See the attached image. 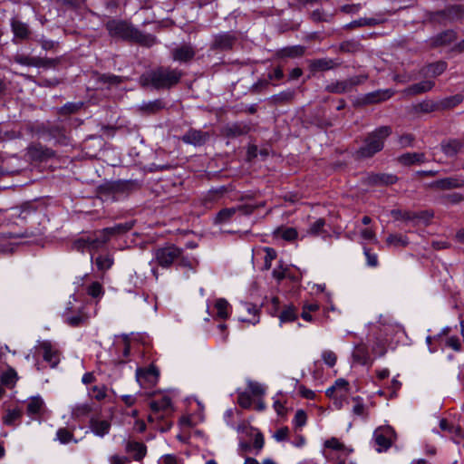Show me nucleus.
Instances as JSON below:
<instances>
[{
    "instance_id": "obj_1",
    "label": "nucleus",
    "mask_w": 464,
    "mask_h": 464,
    "mask_svg": "<svg viewBox=\"0 0 464 464\" xmlns=\"http://www.w3.org/2000/svg\"><path fill=\"white\" fill-rule=\"evenodd\" d=\"M182 73L178 69L169 67H158L154 70L144 72L140 82L143 86H151L154 89H169L177 84Z\"/></svg>"
},
{
    "instance_id": "obj_2",
    "label": "nucleus",
    "mask_w": 464,
    "mask_h": 464,
    "mask_svg": "<svg viewBox=\"0 0 464 464\" xmlns=\"http://www.w3.org/2000/svg\"><path fill=\"white\" fill-rule=\"evenodd\" d=\"M106 28L112 37L131 40L146 46H151L155 44V38L152 35L142 34L125 21H109L106 24Z\"/></svg>"
},
{
    "instance_id": "obj_3",
    "label": "nucleus",
    "mask_w": 464,
    "mask_h": 464,
    "mask_svg": "<svg viewBox=\"0 0 464 464\" xmlns=\"http://www.w3.org/2000/svg\"><path fill=\"white\" fill-rule=\"evenodd\" d=\"M392 133L388 126L377 128L371 132L364 140L362 145L356 151L358 158H371L383 149L385 140Z\"/></svg>"
},
{
    "instance_id": "obj_4",
    "label": "nucleus",
    "mask_w": 464,
    "mask_h": 464,
    "mask_svg": "<svg viewBox=\"0 0 464 464\" xmlns=\"http://www.w3.org/2000/svg\"><path fill=\"white\" fill-rule=\"evenodd\" d=\"M63 319L65 324L72 327H79L84 324L90 318L87 313V304L71 296L63 312Z\"/></svg>"
},
{
    "instance_id": "obj_5",
    "label": "nucleus",
    "mask_w": 464,
    "mask_h": 464,
    "mask_svg": "<svg viewBox=\"0 0 464 464\" xmlns=\"http://www.w3.org/2000/svg\"><path fill=\"white\" fill-rule=\"evenodd\" d=\"M154 260L162 267H169L175 261L183 266H190L189 260L182 256V249L168 245L154 251Z\"/></svg>"
},
{
    "instance_id": "obj_6",
    "label": "nucleus",
    "mask_w": 464,
    "mask_h": 464,
    "mask_svg": "<svg viewBox=\"0 0 464 464\" xmlns=\"http://www.w3.org/2000/svg\"><path fill=\"white\" fill-rule=\"evenodd\" d=\"M396 434L391 426H380L373 432V441L378 452L386 451L395 440Z\"/></svg>"
},
{
    "instance_id": "obj_7",
    "label": "nucleus",
    "mask_w": 464,
    "mask_h": 464,
    "mask_svg": "<svg viewBox=\"0 0 464 464\" xmlns=\"http://www.w3.org/2000/svg\"><path fill=\"white\" fill-rule=\"evenodd\" d=\"M151 414L149 416V421L162 420L172 411L171 400L169 396L163 395L159 400H154L150 402Z\"/></svg>"
},
{
    "instance_id": "obj_8",
    "label": "nucleus",
    "mask_w": 464,
    "mask_h": 464,
    "mask_svg": "<svg viewBox=\"0 0 464 464\" xmlns=\"http://www.w3.org/2000/svg\"><path fill=\"white\" fill-rule=\"evenodd\" d=\"M365 77L359 75L354 76L347 80L335 82L326 86V90L333 93H344L353 91V87L362 83L365 81Z\"/></svg>"
},
{
    "instance_id": "obj_9",
    "label": "nucleus",
    "mask_w": 464,
    "mask_h": 464,
    "mask_svg": "<svg viewBox=\"0 0 464 464\" xmlns=\"http://www.w3.org/2000/svg\"><path fill=\"white\" fill-rule=\"evenodd\" d=\"M159 379V372L155 367L137 369L136 380L141 388L147 389L154 386Z\"/></svg>"
},
{
    "instance_id": "obj_10",
    "label": "nucleus",
    "mask_w": 464,
    "mask_h": 464,
    "mask_svg": "<svg viewBox=\"0 0 464 464\" xmlns=\"http://www.w3.org/2000/svg\"><path fill=\"white\" fill-rule=\"evenodd\" d=\"M38 348L43 352L44 360L48 362L51 367H55L59 363V350L51 342L42 341L39 343Z\"/></svg>"
},
{
    "instance_id": "obj_11",
    "label": "nucleus",
    "mask_w": 464,
    "mask_h": 464,
    "mask_svg": "<svg viewBox=\"0 0 464 464\" xmlns=\"http://www.w3.org/2000/svg\"><path fill=\"white\" fill-rule=\"evenodd\" d=\"M240 309L242 311L247 312V314L251 316L240 315L238 317V321L243 323H248L253 325L259 323V309L256 307V304L242 302L240 304Z\"/></svg>"
},
{
    "instance_id": "obj_12",
    "label": "nucleus",
    "mask_w": 464,
    "mask_h": 464,
    "mask_svg": "<svg viewBox=\"0 0 464 464\" xmlns=\"http://www.w3.org/2000/svg\"><path fill=\"white\" fill-rule=\"evenodd\" d=\"M208 139V134L198 130L191 129L182 136V140L194 146L203 145Z\"/></svg>"
},
{
    "instance_id": "obj_13",
    "label": "nucleus",
    "mask_w": 464,
    "mask_h": 464,
    "mask_svg": "<svg viewBox=\"0 0 464 464\" xmlns=\"http://www.w3.org/2000/svg\"><path fill=\"white\" fill-rule=\"evenodd\" d=\"M237 213L246 214L247 212L244 207L223 208L217 214L214 223L217 225L226 224Z\"/></svg>"
},
{
    "instance_id": "obj_14",
    "label": "nucleus",
    "mask_w": 464,
    "mask_h": 464,
    "mask_svg": "<svg viewBox=\"0 0 464 464\" xmlns=\"http://www.w3.org/2000/svg\"><path fill=\"white\" fill-rule=\"evenodd\" d=\"M125 450L135 460L139 461L145 457L147 448L142 442L135 440H127L125 443Z\"/></svg>"
},
{
    "instance_id": "obj_15",
    "label": "nucleus",
    "mask_w": 464,
    "mask_h": 464,
    "mask_svg": "<svg viewBox=\"0 0 464 464\" xmlns=\"http://www.w3.org/2000/svg\"><path fill=\"white\" fill-rule=\"evenodd\" d=\"M435 82L431 80H424L420 82L410 85L403 91V93L407 96H414L421 93H425L434 87Z\"/></svg>"
},
{
    "instance_id": "obj_16",
    "label": "nucleus",
    "mask_w": 464,
    "mask_h": 464,
    "mask_svg": "<svg viewBox=\"0 0 464 464\" xmlns=\"http://www.w3.org/2000/svg\"><path fill=\"white\" fill-rule=\"evenodd\" d=\"M464 186V179L459 177H449L436 180L430 184V187L440 189H450L461 188Z\"/></svg>"
},
{
    "instance_id": "obj_17",
    "label": "nucleus",
    "mask_w": 464,
    "mask_h": 464,
    "mask_svg": "<svg viewBox=\"0 0 464 464\" xmlns=\"http://www.w3.org/2000/svg\"><path fill=\"white\" fill-rule=\"evenodd\" d=\"M195 55V51L192 46L183 44L172 50V58L174 61L185 63L191 60Z\"/></svg>"
},
{
    "instance_id": "obj_18",
    "label": "nucleus",
    "mask_w": 464,
    "mask_h": 464,
    "mask_svg": "<svg viewBox=\"0 0 464 464\" xmlns=\"http://www.w3.org/2000/svg\"><path fill=\"white\" fill-rule=\"evenodd\" d=\"M92 432L98 437H104L111 430V422L107 420L92 419L90 420Z\"/></svg>"
},
{
    "instance_id": "obj_19",
    "label": "nucleus",
    "mask_w": 464,
    "mask_h": 464,
    "mask_svg": "<svg viewBox=\"0 0 464 464\" xmlns=\"http://www.w3.org/2000/svg\"><path fill=\"white\" fill-rule=\"evenodd\" d=\"M327 396H334V393L340 394V396H347L349 393V382L343 379H337L334 385L329 387L325 392Z\"/></svg>"
},
{
    "instance_id": "obj_20",
    "label": "nucleus",
    "mask_w": 464,
    "mask_h": 464,
    "mask_svg": "<svg viewBox=\"0 0 464 464\" xmlns=\"http://www.w3.org/2000/svg\"><path fill=\"white\" fill-rule=\"evenodd\" d=\"M11 28L14 37L20 40L27 39L30 35L28 24L15 18L11 20Z\"/></svg>"
},
{
    "instance_id": "obj_21",
    "label": "nucleus",
    "mask_w": 464,
    "mask_h": 464,
    "mask_svg": "<svg viewBox=\"0 0 464 464\" xmlns=\"http://www.w3.org/2000/svg\"><path fill=\"white\" fill-rule=\"evenodd\" d=\"M397 180L394 175L391 174H371L368 177V182L374 185H389L393 184Z\"/></svg>"
},
{
    "instance_id": "obj_22",
    "label": "nucleus",
    "mask_w": 464,
    "mask_h": 464,
    "mask_svg": "<svg viewBox=\"0 0 464 464\" xmlns=\"http://www.w3.org/2000/svg\"><path fill=\"white\" fill-rule=\"evenodd\" d=\"M353 357L355 362L362 365H365L370 362L368 349L364 344H359L354 347Z\"/></svg>"
},
{
    "instance_id": "obj_23",
    "label": "nucleus",
    "mask_w": 464,
    "mask_h": 464,
    "mask_svg": "<svg viewBox=\"0 0 464 464\" xmlns=\"http://www.w3.org/2000/svg\"><path fill=\"white\" fill-rule=\"evenodd\" d=\"M392 94L393 92L392 90H379L368 93L365 97V101L369 103L380 102L388 100Z\"/></svg>"
},
{
    "instance_id": "obj_24",
    "label": "nucleus",
    "mask_w": 464,
    "mask_h": 464,
    "mask_svg": "<svg viewBox=\"0 0 464 464\" xmlns=\"http://www.w3.org/2000/svg\"><path fill=\"white\" fill-rule=\"evenodd\" d=\"M398 160L403 165H411L424 162L425 155L419 152H408L400 156Z\"/></svg>"
},
{
    "instance_id": "obj_25",
    "label": "nucleus",
    "mask_w": 464,
    "mask_h": 464,
    "mask_svg": "<svg viewBox=\"0 0 464 464\" xmlns=\"http://www.w3.org/2000/svg\"><path fill=\"white\" fill-rule=\"evenodd\" d=\"M55 440L61 444H68L70 442L78 443L79 440L74 439L73 431L66 428H59L55 434Z\"/></svg>"
},
{
    "instance_id": "obj_26",
    "label": "nucleus",
    "mask_w": 464,
    "mask_h": 464,
    "mask_svg": "<svg viewBox=\"0 0 464 464\" xmlns=\"http://www.w3.org/2000/svg\"><path fill=\"white\" fill-rule=\"evenodd\" d=\"M352 400L353 402V409H352L353 414L357 417H362V418L367 419L368 409H367L366 405L364 404L362 398H361L360 396H355Z\"/></svg>"
},
{
    "instance_id": "obj_27",
    "label": "nucleus",
    "mask_w": 464,
    "mask_h": 464,
    "mask_svg": "<svg viewBox=\"0 0 464 464\" xmlns=\"http://www.w3.org/2000/svg\"><path fill=\"white\" fill-rule=\"evenodd\" d=\"M215 308L217 310L218 318L225 320L229 317L231 306L226 299H217L215 303Z\"/></svg>"
},
{
    "instance_id": "obj_28",
    "label": "nucleus",
    "mask_w": 464,
    "mask_h": 464,
    "mask_svg": "<svg viewBox=\"0 0 464 464\" xmlns=\"http://www.w3.org/2000/svg\"><path fill=\"white\" fill-rule=\"evenodd\" d=\"M44 401L41 397H32L27 401V413L30 415H37L43 411Z\"/></svg>"
},
{
    "instance_id": "obj_29",
    "label": "nucleus",
    "mask_w": 464,
    "mask_h": 464,
    "mask_svg": "<svg viewBox=\"0 0 464 464\" xmlns=\"http://www.w3.org/2000/svg\"><path fill=\"white\" fill-rule=\"evenodd\" d=\"M108 230H111V228L106 227V228L97 232L94 237H91L92 241H93L94 243H96L95 245H97L96 246H93L94 250H97L100 247H102L107 241L110 240V238L112 236H114L113 233H107Z\"/></svg>"
},
{
    "instance_id": "obj_30",
    "label": "nucleus",
    "mask_w": 464,
    "mask_h": 464,
    "mask_svg": "<svg viewBox=\"0 0 464 464\" xmlns=\"http://www.w3.org/2000/svg\"><path fill=\"white\" fill-rule=\"evenodd\" d=\"M324 447L336 451H340L344 455H347L353 451L352 449L347 448L336 438H331L324 441Z\"/></svg>"
},
{
    "instance_id": "obj_31",
    "label": "nucleus",
    "mask_w": 464,
    "mask_h": 464,
    "mask_svg": "<svg viewBox=\"0 0 464 464\" xmlns=\"http://www.w3.org/2000/svg\"><path fill=\"white\" fill-rule=\"evenodd\" d=\"M163 107L164 103L161 100H154L147 102H142L140 105V110L146 113L151 114L160 111Z\"/></svg>"
},
{
    "instance_id": "obj_32",
    "label": "nucleus",
    "mask_w": 464,
    "mask_h": 464,
    "mask_svg": "<svg viewBox=\"0 0 464 464\" xmlns=\"http://www.w3.org/2000/svg\"><path fill=\"white\" fill-rule=\"evenodd\" d=\"M298 317L297 312L293 306L285 307L279 315L280 325L285 323L295 322Z\"/></svg>"
},
{
    "instance_id": "obj_33",
    "label": "nucleus",
    "mask_w": 464,
    "mask_h": 464,
    "mask_svg": "<svg viewBox=\"0 0 464 464\" xmlns=\"http://www.w3.org/2000/svg\"><path fill=\"white\" fill-rule=\"evenodd\" d=\"M91 237H82L73 242L72 247L77 251H84L85 249L94 250L93 246H96Z\"/></svg>"
},
{
    "instance_id": "obj_34",
    "label": "nucleus",
    "mask_w": 464,
    "mask_h": 464,
    "mask_svg": "<svg viewBox=\"0 0 464 464\" xmlns=\"http://www.w3.org/2000/svg\"><path fill=\"white\" fill-rule=\"evenodd\" d=\"M233 42V36L228 34H222L216 36L215 46L221 49H228L232 47Z\"/></svg>"
},
{
    "instance_id": "obj_35",
    "label": "nucleus",
    "mask_w": 464,
    "mask_h": 464,
    "mask_svg": "<svg viewBox=\"0 0 464 464\" xmlns=\"http://www.w3.org/2000/svg\"><path fill=\"white\" fill-rule=\"evenodd\" d=\"M22 411L19 409H12L6 411L3 418V422L5 425H15L16 421L21 418Z\"/></svg>"
},
{
    "instance_id": "obj_36",
    "label": "nucleus",
    "mask_w": 464,
    "mask_h": 464,
    "mask_svg": "<svg viewBox=\"0 0 464 464\" xmlns=\"http://www.w3.org/2000/svg\"><path fill=\"white\" fill-rule=\"evenodd\" d=\"M380 23L378 19L375 18H360L351 22L346 24V28H354V27H362V26H373Z\"/></svg>"
},
{
    "instance_id": "obj_37",
    "label": "nucleus",
    "mask_w": 464,
    "mask_h": 464,
    "mask_svg": "<svg viewBox=\"0 0 464 464\" xmlns=\"http://www.w3.org/2000/svg\"><path fill=\"white\" fill-rule=\"evenodd\" d=\"M446 68L447 64L444 62L431 63L427 66L426 74L435 77L440 75L446 70Z\"/></svg>"
},
{
    "instance_id": "obj_38",
    "label": "nucleus",
    "mask_w": 464,
    "mask_h": 464,
    "mask_svg": "<svg viewBox=\"0 0 464 464\" xmlns=\"http://www.w3.org/2000/svg\"><path fill=\"white\" fill-rule=\"evenodd\" d=\"M14 62L21 64V65H27V66H34L36 67L40 61H38L37 57H30L24 54H17L14 57Z\"/></svg>"
},
{
    "instance_id": "obj_39",
    "label": "nucleus",
    "mask_w": 464,
    "mask_h": 464,
    "mask_svg": "<svg viewBox=\"0 0 464 464\" xmlns=\"http://www.w3.org/2000/svg\"><path fill=\"white\" fill-rule=\"evenodd\" d=\"M456 36L453 31H446L436 37L435 44L437 45L449 44L453 42Z\"/></svg>"
},
{
    "instance_id": "obj_40",
    "label": "nucleus",
    "mask_w": 464,
    "mask_h": 464,
    "mask_svg": "<svg viewBox=\"0 0 464 464\" xmlns=\"http://www.w3.org/2000/svg\"><path fill=\"white\" fill-rule=\"evenodd\" d=\"M307 421V415L304 410L296 411L295 417L293 419V425L295 429L298 430L303 428Z\"/></svg>"
},
{
    "instance_id": "obj_41",
    "label": "nucleus",
    "mask_w": 464,
    "mask_h": 464,
    "mask_svg": "<svg viewBox=\"0 0 464 464\" xmlns=\"http://www.w3.org/2000/svg\"><path fill=\"white\" fill-rule=\"evenodd\" d=\"M325 222L323 218L316 219L312 223L307 230V234L311 236H319L324 231Z\"/></svg>"
},
{
    "instance_id": "obj_42",
    "label": "nucleus",
    "mask_w": 464,
    "mask_h": 464,
    "mask_svg": "<svg viewBox=\"0 0 464 464\" xmlns=\"http://www.w3.org/2000/svg\"><path fill=\"white\" fill-rule=\"evenodd\" d=\"M437 109V103L430 100H425L415 106L417 111L431 112Z\"/></svg>"
},
{
    "instance_id": "obj_43",
    "label": "nucleus",
    "mask_w": 464,
    "mask_h": 464,
    "mask_svg": "<svg viewBox=\"0 0 464 464\" xmlns=\"http://www.w3.org/2000/svg\"><path fill=\"white\" fill-rule=\"evenodd\" d=\"M95 264L99 270H107L112 266L113 259L108 255L99 256L95 260Z\"/></svg>"
},
{
    "instance_id": "obj_44",
    "label": "nucleus",
    "mask_w": 464,
    "mask_h": 464,
    "mask_svg": "<svg viewBox=\"0 0 464 464\" xmlns=\"http://www.w3.org/2000/svg\"><path fill=\"white\" fill-rule=\"evenodd\" d=\"M16 381V372L13 369H9L2 373L1 382L6 386H12Z\"/></svg>"
},
{
    "instance_id": "obj_45",
    "label": "nucleus",
    "mask_w": 464,
    "mask_h": 464,
    "mask_svg": "<svg viewBox=\"0 0 464 464\" xmlns=\"http://www.w3.org/2000/svg\"><path fill=\"white\" fill-rule=\"evenodd\" d=\"M91 411L88 404H77L72 409V416L73 418H81L86 416Z\"/></svg>"
},
{
    "instance_id": "obj_46",
    "label": "nucleus",
    "mask_w": 464,
    "mask_h": 464,
    "mask_svg": "<svg viewBox=\"0 0 464 464\" xmlns=\"http://www.w3.org/2000/svg\"><path fill=\"white\" fill-rule=\"evenodd\" d=\"M276 234L278 237L288 241L293 240L297 237V231L293 227L280 228L276 231Z\"/></svg>"
},
{
    "instance_id": "obj_47",
    "label": "nucleus",
    "mask_w": 464,
    "mask_h": 464,
    "mask_svg": "<svg viewBox=\"0 0 464 464\" xmlns=\"http://www.w3.org/2000/svg\"><path fill=\"white\" fill-rule=\"evenodd\" d=\"M321 357L324 362L329 367H334L337 362L336 354L331 350L323 351Z\"/></svg>"
},
{
    "instance_id": "obj_48",
    "label": "nucleus",
    "mask_w": 464,
    "mask_h": 464,
    "mask_svg": "<svg viewBox=\"0 0 464 464\" xmlns=\"http://www.w3.org/2000/svg\"><path fill=\"white\" fill-rule=\"evenodd\" d=\"M362 240L368 243H377L375 232L371 227L362 228L359 231Z\"/></svg>"
},
{
    "instance_id": "obj_49",
    "label": "nucleus",
    "mask_w": 464,
    "mask_h": 464,
    "mask_svg": "<svg viewBox=\"0 0 464 464\" xmlns=\"http://www.w3.org/2000/svg\"><path fill=\"white\" fill-rule=\"evenodd\" d=\"M334 62L327 59H319L313 62L312 66L317 71H326L333 67Z\"/></svg>"
},
{
    "instance_id": "obj_50",
    "label": "nucleus",
    "mask_w": 464,
    "mask_h": 464,
    "mask_svg": "<svg viewBox=\"0 0 464 464\" xmlns=\"http://www.w3.org/2000/svg\"><path fill=\"white\" fill-rule=\"evenodd\" d=\"M448 16L450 19H463L464 7L461 5H454L447 9Z\"/></svg>"
},
{
    "instance_id": "obj_51",
    "label": "nucleus",
    "mask_w": 464,
    "mask_h": 464,
    "mask_svg": "<svg viewBox=\"0 0 464 464\" xmlns=\"http://www.w3.org/2000/svg\"><path fill=\"white\" fill-rule=\"evenodd\" d=\"M89 393L95 400L102 401L106 397V387L104 385H95Z\"/></svg>"
},
{
    "instance_id": "obj_52",
    "label": "nucleus",
    "mask_w": 464,
    "mask_h": 464,
    "mask_svg": "<svg viewBox=\"0 0 464 464\" xmlns=\"http://www.w3.org/2000/svg\"><path fill=\"white\" fill-rule=\"evenodd\" d=\"M88 295L93 298H99L103 295V289L100 283L93 282L91 285H89L87 289Z\"/></svg>"
},
{
    "instance_id": "obj_53",
    "label": "nucleus",
    "mask_w": 464,
    "mask_h": 464,
    "mask_svg": "<svg viewBox=\"0 0 464 464\" xmlns=\"http://www.w3.org/2000/svg\"><path fill=\"white\" fill-rule=\"evenodd\" d=\"M264 250L266 253L264 257V268L268 270L272 266V261L276 257V252L271 247H266Z\"/></svg>"
},
{
    "instance_id": "obj_54",
    "label": "nucleus",
    "mask_w": 464,
    "mask_h": 464,
    "mask_svg": "<svg viewBox=\"0 0 464 464\" xmlns=\"http://www.w3.org/2000/svg\"><path fill=\"white\" fill-rule=\"evenodd\" d=\"M386 242L388 245H392V246H405L408 244V241L404 237L400 236V235H395V234L390 235L387 237Z\"/></svg>"
},
{
    "instance_id": "obj_55",
    "label": "nucleus",
    "mask_w": 464,
    "mask_h": 464,
    "mask_svg": "<svg viewBox=\"0 0 464 464\" xmlns=\"http://www.w3.org/2000/svg\"><path fill=\"white\" fill-rule=\"evenodd\" d=\"M133 227V222H126L124 224H118L114 227H111V230H108L107 233H113L114 235L122 234Z\"/></svg>"
},
{
    "instance_id": "obj_56",
    "label": "nucleus",
    "mask_w": 464,
    "mask_h": 464,
    "mask_svg": "<svg viewBox=\"0 0 464 464\" xmlns=\"http://www.w3.org/2000/svg\"><path fill=\"white\" fill-rule=\"evenodd\" d=\"M304 47L293 46L290 48L284 49L282 51V55L287 56V57H296V56L302 55L304 53Z\"/></svg>"
},
{
    "instance_id": "obj_57",
    "label": "nucleus",
    "mask_w": 464,
    "mask_h": 464,
    "mask_svg": "<svg viewBox=\"0 0 464 464\" xmlns=\"http://www.w3.org/2000/svg\"><path fill=\"white\" fill-rule=\"evenodd\" d=\"M247 387L251 393L256 396H259L265 393L264 386L257 382L249 381L247 382Z\"/></svg>"
},
{
    "instance_id": "obj_58",
    "label": "nucleus",
    "mask_w": 464,
    "mask_h": 464,
    "mask_svg": "<svg viewBox=\"0 0 464 464\" xmlns=\"http://www.w3.org/2000/svg\"><path fill=\"white\" fill-rule=\"evenodd\" d=\"M158 464H182V461L173 454H166L159 459Z\"/></svg>"
},
{
    "instance_id": "obj_59",
    "label": "nucleus",
    "mask_w": 464,
    "mask_h": 464,
    "mask_svg": "<svg viewBox=\"0 0 464 464\" xmlns=\"http://www.w3.org/2000/svg\"><path fill=\"white\" fill-rule=\"evenodd\" d=\"M99 79L101 82L110 85H116L121 82V78L113 74H102Z\"/></svg>"
},
{
    "instance_id": "obj_60",
    "label": "nucleus",
    "mask_w": 464,
    "mask_h": 464,
    "mask_svg": "<svg viewBox=\"0 0 464 464\" xmlns=\"http://www.w3.org/2000/svg\"><path fill=\"white\" fill-rule=\"evenodd\" d=\"M442 149L446 155L453 156L459 151V144L457 141H451L443 145Z\"/></svg>"
},
{
    "instance_id": "obj_61",
    "label": "nucleus",
    "mask_w": 464,
    "mask_h": 464,
    "mask_svg": "<svg viewBox=\"0 0 464 464\" xmlns=\"http://www.w3.org/2000/svg\"><path fill=\"white\" fill-rule=\"evenodd\" d=\"M450 433L452 435V440L456 443H460L464 440V428L462 429L459 426H458V427L454 426L452 428V431Z\"/></svg>"
},
{
    "instance_id": "obj_62",
    "label": "nucleus",
    "mask_w": 464,
    "mask_h": 464,
    "mask_svg": "<svg viewBox=\"0 0 464 464\" xmlns=\"http://www.w3.org/2000/svg\"><path fill=\"white\" fill-rule=\"evenodd\" d=\"M364 255L366 256L367 265L372 267H375L378 265V257L376 254L371 253L367 247L363 248Z\"/></svg>"
},
{
    "instance_id": "obj_63",
    "label": "nucleus",
    "mask_w": 464,
    "mask_h": 464,
    "mask_svg": "<svg viewBox=\"0 0 464 464\" xmlns=\"http://www.w3.org/2000/svg\"><path fill=\"white\" fill-rule=\"evenodd\" d=\"M289 429L287 427H282L278 429L273 435V438L276 441H283L288 437Z\"/></svg>"
},
{
    "instance_id": "obj_64",
    "label": "nucleus",
    "mask_w": 464,
    "mask_h": 464,
    "mask_svg": "<svg viewBox=\"0 0 464 464\" xmlns=\"http://www.w3.org/2000/svg\"><path fill=\"white\" fill-rule=\"evenodd\" d=\"M109 462L111 464H127L129 459L125 456L115 454L109 458Z\"/></svg>"
}]
</instances>
